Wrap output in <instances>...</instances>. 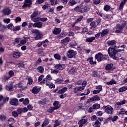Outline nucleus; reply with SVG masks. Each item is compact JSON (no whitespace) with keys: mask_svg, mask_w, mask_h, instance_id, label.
Returning a JSON list of instances; mask_svg holds the SVG:
<instances>
[{"mask_svg":"<svg viewBox=\"0 0 127 127\" xmlns=\"http://www.w3.org/2000/svg\"><path fill=\"white\" fill-rule=\"evenodd\" d=\"M51 80H52L51 75L50 74H48L46 77L44 78L43 81L41 82V84H44L46 83V86H48L50 89H54V88H55V85L53 84V83L51 82Z\"/></svg>","mask_w":127,"mask_h":127,"instance_id":"obj_1","label":"nucleus"},{"mask_svg":"<svg viewBox=\"0 0 127 127\" xmlns=\"http://www.w3.org/2000/svg\"><path fill=\"white\" fill-rule=\"evenodd\" d=\"M116 49H117V47L114 46V47H110L108 50V54L110 57L113 58V59H116V58L119 57L117 56L118 55L117 54V51Z\"/></svg>","mask_w":127,"mask_h":127,"instance_id":"obj_2","label":"nucleus"},{"mask_svg":"<svg viewBox=\"0 0 127 127\" xmlns=\"http://www.w3.org/2000/svg\"><path fill=\"white\" fill-rule=\"evenodd\" d=\"M31 32L34 34V38L35 40H39L42 38L43 35L39 30L33 29L31 31Z\"/></svg>","mask_w":127,"mask_h":127,"instance_id":"obj_3","label":"nucleus"},{"mask_svg":"<svg viewBox=\"0 0 127 127\" xmlns=\"http://www.w3.org/2000/svg\"><path fill=\"white\" fill-rule=\"evenodd\" d=\"M41 13L40 11L38 10H35L33 13L30 16L31 20L33 21V22H37V20L39 17H36V16H39Z\"/></svg>","mask_w":127,"mask_h":127,"instance_id":"obj_4","label":"nucleus"},{"mask_svg":"<svg viewBox=\"0 0 127 127\" xmlns=\"http://www.w3.org/2000/svg\"><path fill=\"white\" fill-rule=\"evenodd\" d=\"M103 109L107 114L109 115H113L114 114V108L110 105L104 106Z\"/></svg>","mask_w":127,"mask_h":127,"instance_id":"obj_5","label":"nucleus"},{"mask_svg":"<svg viewBox=\"0 0 127 127\" xmlns=\"http://www.w3.org/2000/svg\"><path fill=\"white\" fill-rule=\"evenodd\" d=\"M126 100H123L120 102H117L115 103L114 108L115 110H120L122 108L123 105H125L126 103Z\"/></svg>","mask_w":127,"mask_h":127,"instance_id":"obj_6","label":"nucleus"},{"mask_svg":"<svg viewBox=\"0 0 127 127\" xmlns=\"http://www.w3.org/2000/svg\"><path fill=\"white\" fill-rule=\"evenodd\" d=\"M8 75L9 76H6L4 75L3 78H2V82H6L8 80H9L11 77H13L14 76V72L12 70H10L8 71Z\"/></svg>","mask_w":127,"mask_h":127,"instance_id":"obj_7","label":"nucleus"},{"mask_svg":"<svg viewBox=\"0 0 127 127\" xmlns=\"http://www.w3.org/2000/svg\"><path fill=\"white\" fill-rule=\"evenodd\" d=\"M67 57L68 58L72 59L75 58L76 55H77V52L74 51V50H69L66 53Z\"/></svg>","mask_w":127,"mask_h":127,"instance_id":"obj_8","label":"nucleus"},{"mask_svg":"<svg viewBox=\"0 0 127 127\" xmlns=\"http://www.w3.org/2000/svg\"><path fill=\"white\" fill-rule=\"evenodd\" d=\"M14 87L15 89H17L18 88L21 91H23V90H25V89L27 88V86H24V85L21 83H19L18 84L14 85Z\"/></svg>","mask_w":127,"mask_h":127,"instance_id":"obj_9","label":"nucleus"},{"mask_svg":"<svg viewBox=\"0 0 127 127\" xmlns=\"http://www.w3.org/2000/svg\"><path fill=\"white\" fill-rule=\"evenodd\" d=\"M95 59L97 60L98 62L103 61V54L99 53L95 56Z\"/></svg>","mask_w":127,"mask_h":127,"instance_id":"obj_10","label":"nucleus"},{"mask_svg":"<svg viewBox=\"0 0 127 127\" xmlns=\"http://www.w3.org/2000/svg\"><path fill=\"white\" fill-rule=\"evenodd\" d=\"M31 4H32V1H31V0H25V2L23 5V7H30Z\"/></svg>","mask_w":127,"mask_h":127,"instance_id":"obj_11","label":"nucleus"},{"mask_svg":"<svg viewBox=\"0 0 127 127\" xmlns=\"http://www.w3.org/2000/svg\"><path fill=\"white\" fill-rule=\"evenodd\" d=\"M87 101L88 102H89V103L94 102V101H100V97H99L98 95H95L88 99Z\"/></svg>","mask_w":127,"mask_h":127,"instance_id":"obj_12","label":"nucleus"},{"mask_svg":"<svg viewBox=\"0 0 127 127\" xmlns=\"http://www.w3.org/2000/svg\"><path fill=\"white\" fill-rule=\"evenodd\" d=\"M10 104L12 106H17L18 105V100L16 98L10 99Z\"/></svg>","mask_w":127,"mask_h":127,"instance_id":"obj_13","label":"nucleus"},{"mask_svg":"<svg viewBox=\"0 0 127 127\" xmlns=\"http://www.w3.org/2000/svg\"><path fill=\"white\" fill-rule=\"evenodd\" d=\"M2 12L3 15H9L11 13V10H10V9L6 8L4 9Z\"/></svg>","mask_w":127,"mask_h":127,"instance_id":"obj_14","label":"nucleus"},{"mask_svg":"<svg viewBox=\"0 0 127 127\" xmlns=\"http://www.w3.org/2000/svg\"><path fill=\"white\" fill-rule=\"evenodd\" d=\"M114 64H109L106 66V70L109 71V72H111L114 70Z\"/></svg>","mask_w":127,"mask_h":127,"instance_id":"obj_15","label":"nucleus"},{"mask_svg":"<svg viewBox=\"0 0 127 127\" xmlns=\"http://www.w3.org/2000/svg\"><path fill=\"white\" fill-rule=\"evenodd\" d=\"M88 121L87 119H82L78 122L79 127H82Z\"/></svg>","mask_w":127,"mask_h":127,"instance_id":"obj_16","label":"nucleus"},{"mask_svg":"<svg viewBox=\"0 0 127 127\" xmlns=\"http://www.w3.org/2000/svg\"><path fill=\"white\" fill-rule=\"evenodd\" d=\"M69 41H70V38L66 37L64 39L61 41V44L62 45H66V44L68 43Z\"/></svg>","mask_w":127,"mask_h":127,"instance_id":"obj_17","label":"nucleus"},{"mask_svg":"<svg viewBox=\"0 0 127 127\" xmlns=\"http://www.w3.org/2000/svg\"><path fill=\"white\" fill-rule=\"evenodd\" d=\"M55 67L58 70H63L65 68V65L63 64H56Z\"/></svg>","mask_w":127,"mask_h":127,"instance_id":"obj_18","label":"nucleus"},{"mask_svg":"<svg viewBox=\"0 0 127 127\" xmlns=\"http://www.w3.org/2000/svg\"><path fill=\"white\" fill-rule=\"evenodd\" d=\"M119 119L118 116H115L113 117H110L106 120V122H109V121H112V122H116Z\"/></svg>","mask_w":127,"mask_h":127,"instance_id":"obj_19","label":"nucleus"},{"mask_svg":"<svg viewBox=\"0 0 127 127\" xmlns=\"http://www.w3.org/2000/svg\"><path fill=\"white\" fill-rule=\"evenodd\" d=\"M74 10L77 12L83 13V6L80 5L77 6L74 8Z\"/></svg>","mask_w":127,"mask_h":127,"instance_id":"obj_20","label":"nucleus"},{"mask_svg":"<svg viewBox=\"0 0 127 127\" xmlns=\"http://www.w3.org/2000/svg\"><path fill=\"white\" fill-rule=\"evenodd\" d=\"M43 25V23L41 22H37L33 24V27H37L38 28H41Z\"/></svg>","mask_w":127,"mask_h":127,"instance_id":"obj_21","label":"nucleus"},{"mask_svg":"<svg viewBox=\"0 0 127 127\" xmlns=\"http://www.w3.org/2000/svg\"><path fill=\"white\" fill-rule=\"evenodd\" d=\"M68 91V88L67 87H64L61 90H59L58 91V94H64V93H66Z\"/></svg>","mask_w":127,"mask_h":127,"instance_id":"obj_22","label":"nucleus"},{"mask_svg":"<svg viewBox=\"0 0 127 127\" xmlns=\"http://www.w3.org/2000/svg\"><path fill=\"white\" fill-rule=\"evenodd\" d=\"M61 32V29L59 28H55L53 31V34H55V35H57L58 34H59Z\"/></svg>","mask_w":127,"mask_h":127,"instance_id":"obj_23","label":"nucleus"},{"mask_svg":"<svg viewBox=\"0 0 127 127\" xmlns=\"http://www.w3.org/2000/svg\"><path fill=\"white\" fill-rule=\"evenodd\" d=\"M39 91H40V88L34 87L32 90V92L33 94H38V93H39Z\"/></svg>","mask_w":127,"mask_h":127,"instance_id":"obj_24","label":"nucleus"},{"mask_svg":"<svg viewBox=\"0 0 127 127\" xmlns=\"http://www.w3.org/2000/svg\"><path fill=\"white\" fill-rule=\"evenodd\" d=\"M49 123H50V121L48 119H46L44 121L43 123L42 124L41 127H46V126H48L49 125Z\"/></svg>","mask_w":127,"mask_h":127,"instance_id":"obj_25","label":"nucleus"},{"mask_svg":"<svg viewBox=\"0 0 127 127\" xmlns=\"http://www.w3.org/2000/svg\"><path fill=\"white\" fill-rule=\"evenodd\" d=\"M27 39V38H24V39L23 40H20V44L16 45V46H17V47H19V46H21V45H23L24 44H25V43H26V40Z\"/></svg>","mask_w":127,"mask_h":127,"instance_id":"obj_26","label":"nucleus"},{"mask_svg":"<svg viewBox=\"0 0 127 127\" xmlns=\"http://www.w3.org/2000/svg\"><path fill=\"white\" fill-rule=\"evenodd\" d=\"M21 54L18 52H13V57L14 58L18 59L20 57Z\"/></svg>","mask_w":127,"mask_h":127,"instance_id":"obj_27","label":"nucleus"},{"mask_svg":"<svg viewBox=\"0 0 127 127\" xmlns=\"http://www.w3.org/2000/svg\"><path fill=\"white\" fill-rule=\"evenodd\" d=\"M109 29H104L103 30L101 34V37H103V36H105V35H107V34H109Z\"/></svg>","mask_w":127,"mask_h":127,"instance_id":"obj_28","label":"nucleus"},{"mask_svg":"<svg viewBox=\"0 0 127 127\" xmlns=\"http://www.w3.org/2000/svg\"><path fill=\"white\" fill-rule=\"evenodd\" d=\"M53 106L54 107V108H55L56 110H57L60 108V104H59V101H55L53 104Z\"/></svg>","mask_w":127,"mask_h":127,"instance_id":"obj_29","label":"nucleus"},{"mask_svg":"<svg viewBox=\"0 0 127 127\" xmlns=\"http://www.w3.org/2000/svg\"><path fill=\"white\" fill-rule=\"evenodd\" d=\"M77 110H79L80 111H81L82 110H85V107L84 106L83 104L80 103L77 105Z\"/></svg>","mask_w":127,"mask_h":127,"instance_id":"obj_30","label":"nucleus"},{"mask_svg":"<svg viewBox=\"0 0 127 127\" xmlns=\"http://www.w3.org/2000/svg\"><path fill=\"white\" fill-rule=\"evenodd\" d=\"M48 20V19L47 17H39V18H38V20H37V22L38 21H42L43 22H44L45 21H47Z\"/></svg>","mask_w":127,"mask_h":127,"instance_id":"obj_31","label":"nucleus"},{"mask_svg":"<svg viewBox=\"0 0 127 127\" xmlns=\"http://www.w3.org/2000/svg\"><path fill=\"white\" fill-rule=\"evenodd\" d=\"M90 8L91 7H90V6L89 5L85 6L84 7H82L83 13H84V12H87V11H89V10H90Z\"/></svg>","mask_w":127,"mask_h":127,"instance_id":"obj_32","label":"nucleus"},{"mask_svg":"<svg viewBox=\"0 0 127 127\" xmlns=\"http://www.w3.org/2000/svg\"><path fill=\"white\" fill-rule=\"evenodd\" d=\"M37 71L39 72V73H41V74H42V73L44 72V67H43V66H40L37 68Z\"/></svg>","mask_w":127,"mask_h":127,"instance_id":"obj_33","label":"nucleus"},{"mask_svg":"<svg viewBox=\"0 0 127 127\" xmlns=\"http://www.w3.org/2000/svg\"><path fill=\"white\" fill-rule=\"evenodd\" d=\"M93 126L94 127H101V122L98 121H97L93 123Z\"/></svg>","mask_w":127,"mask_h":127,"instance_id":"obj_34","label":"nucleus"},{"mask_svg":"<svg viewBox=\"0 0 127 127\" xmlns=\"http://www.w3.org/2000/svg\"><path fill=\"white\" fill-rule=\"evenodd\" d=\"M83 18H84L83 16H79L75 21L74 24H76V23H78V22H80V21H81L82 20H83Z\"/></svg>","mask_w":127,"mask_h":127,"instance_id":"obj_35","label":"nucleus"},{"mask_svg":"<svg viewBox=\"0 0 127 127\" xmlns=\"http://www.w3.org/2000/svg\"><path fill=\"white\" fill-rule=\"evenodd\" d=\"M94 40H95V37H90V38H87L86 39L85 41L86 42H93V41H94Z\"/></svg>","mask_w":127,"mask_h":127,"instance_id":"obj_36","label":"nucleus"},{"mask_svg":"<svg viewBox=\"0 0 127 127\" xmlns=\"http://www.w3.org/2000/svg\"><path fill=\"white\" fill-rule=\"evenodd\" d=\"M5 89L6 91H13V87L11 85H6Z\"/></svg>","mask_w":127,"mask_h":127,"instance_id":"obj_37","label":"nucleus"},{"mask_svg":"<svg viewBox=\"0 0 127 127\" xmlns=\"http://www.w3.org/2000/svg\"><path fill=\"white\" fill-rule=\"evenodd\" d=\"M77 2H76L74 0H70L68 3V5H71V6H73L74 4H76Z\"/></svg>","mask_w":127,"mask_h":127,"instance_id":"obj_38","label":"nucleus"},{"mask_svg":"<svg viewBox=\"0 0 127 127\" xmlns=\"http://www.w3.org/2000/svg\"><path fill=\"white\" fill-rule=\"evenodd\" d=\"M116 43V42L115 40L109 41L107 42V44L108 45H111V46H113V45H115Z\"/></svg>","mask_w":127,"mask_h":127,"instance_id":"obj_39","label":"nucleus"},{"mask_svg":"<svg viewBox=\"0 0 127 127\" xmlns=\"http://www.w3.org/2000/svg\"><path fill=\"white\" fill-rule=\"evenodd\" d=\"M113 84H117V82H116V80L112 79L110 81H108L107 82V85H108L109 86L113 85Z\"/></svg>","mask_w":127,"mask_h":127,"instance_id":"obj_40","label":"nucleus"},{"mask_svg":"<svg viewBox=\"0 0 127 127\" xmlns=\"http://www.w3.org/2000/svg\"><path fill=\"white\" fill-rule=\"evenodd\" d=\"M110 9H111V6L108 4H106L104 5V10L105 11H109Z\"/></svg>","mask_w":127,"mask_h":127,"instance_id":"obj_41","label":"nucleus"},{"mask_svg":"<svg viewBox=\"0 0 127 127\" xmlns=\"http://www.w3.org/2000/svg\"><path fill=\"white\" fill-rule=\"evenodd\" d=\"M63 82H64L63 78H58L56 80V83L57 84H63Z\"/></svg>","mask_w":127,"mask_h":127,"instance_id":"obj_42","label":"nucleus"},{"mask_svg":"<svg viewBox=\"0 0 127 127\" xmlns=\"http://www.w3.org/2000/svg\"><path fill=\"white\" fill-rule=\"evenodd\" d=\"M92 108L93 110H98V109H100V104L96 103L93 105Z\"/></svg>","mask_w":127,"mask_h":127,"instance_id":"obj_43","label":"nucleus"},{"mask_svg":"<svg viewBox=\"0 0 127 127\" xmlns=\"http://www.w3.org/2000/svg\"><path fill=\"white\" fill-rule=\"evenodd\" d=\"M54 58L57 60H61V57L59 54H56L54 55Z\"/></svg>","mask_w":127,"mask_h":127,"instance_id":"obj_44","label":"nucleus"},{"mask_svg":"<svg viewBox=\"0 0 127 127\" xmlns=\"http://www.w3.org/2000/svg\"><path fill=\"white\" fill-rule=\"evenodd\" d=\"M127 86H123L122 87H121L119 89V92H125V91H127Z\"/></svg>","mask_w":127,"mask_h":127,"instance_id":"obj_45","label":"nucleus"},{"mask_svg":"<svg viewBox=\"0 0 127 127\" xmlns=\"http://www.w3.org/2000/svg\"><path fill=\"white\" fill-rule=\"evenodd\" d=\"M21 39L19 38H16L15 39V42L13 43L14 45H16V44H19L20 43Z\"/></svg>","mask_w":127,"mask_h":127,"instance_id":"obj_46","label":"nucleus"},{"mask_svg":"<svg viewBox=\"0 0 127 127\" xmlns=\"http://www.w3.org/2000/svg\"><path fill=\"white\" fill-rule=\"evenodd\" d=\"M81 29V27L78 26H75L74 29V31L75 33H79V30Z\"/></svg>","mask_w":127,"mask_h":127,"instance_id":"obj_47","label":"nucleus"},{"mask_svg":"<svg viewBox=\"0 0 127 127\" xmlns=\"http://www.w3.org/2000/svg\"><path fill=\"white\" fill-rule=\"evenodd\" d=\"M116 29L119 30H123L124 29V27L122 26L121 24H117L116 27Z\"/></svg>","mask_w":127,"mask_h":127,"instance_id":"obj_48","label":"nucleus"},{"mask_svg":"<svg viewBox=\"0 0 127 127\" xmlns=\"http://www.w3.org/2000/svg\"><path fill=\"white\" fill-rule=\"evenodd\" d=\"M60 124H61V121L56 120L55 122L54 127H59V126H60Z\"/></svg>","mask_w":127,"mask_h":127,"instance_id":"obj_49","label":"nucleus"},{"mask_svg":"<svg viewBox=\"0 0 127 127\" xmlns=\"http://www.w3.org/2000/svg\"><path fill=\"white\" fill-rule=\"evenodd\" d=\"M23 105L26 106L29 104V100L28 98H26L23 102Z\"/></svg>","mask_w":127,"mask_h":127,"instance_id":"obj_50","label":"nucleus"},{"mask_svg":"<svg viewBox=\"0 0 127 127\" xmlns=\"http://www.w3.org/2000/svg\"><path fill=\"white\" fill-rule=\"evenodd\" d=\"M96 89L99 91V92H102L103 91V87L102 85H98L96 86Z\"/></svg>","mask_w":127,"mask_h":127,"instance_id":"obj_51","label":"nucleus"},{"mask_svg":"<svg viewBox=\"0 0 127 127\" xmlns=\"http://www.w3.org/2000/svg\"><path fill=\"white\" fill-rule=\"evenodd\" d=\"M51 74H58V73H59V70L58 69H51Z\"/></svg>","mask_w":127,"mask_h":127,"instance_id":"obj_52","label":"nucleus"},{"mask_svg":"<svg viewBox=\"0 0 127 127\" xmlns=\"http://www.w3.org/2000/svg\"><path fill=\"white\" fill-rule=\"evenodd\" d=\"M20 26H16L13 28V31H17L18 30H20Z\"/></svg>","mask_w":127,"mask_h":127,"instance_id":"obj_53","label":"nucleus"},{"mask_svg":"<svg viewBox=\"0 0 127 127\" xmlns=\"http://www.w3.org/2000/svg\"><path fill=\"white\" fill-rule=\"evenodd\" d=\"M12 115L14 118H17V117H18V113L16 111H13L12 112Z\"/></svg>","mask_w":127,"mask_h":127,"instance_id":"obj_54","label":"nucleus"},{"mask_svg":"<svg viewBox=\"0 0 127 127\" xmlns=\"http://www.w3.org/2000/svg\"><path fill=\"white\" fill-rule=\"evenodd\" d=\"M89 63L91 65H95V64H97V62L93 61V58L89 59Z\"/></svg>","mask_w":127,"mask_h":127,"instance_id":"obj_55","label":"nucleus"},{"mask_svg":"<svg viewBox=\"0 0 127 127\" xmlns=\"http://www.w3.org/2000/svg\"><path fill=\"white\" fill-rule=\"evenodd\" d=\"M75 71H76V68L75 67L71 68L69 70V74H74V73H75Z\"/></svg>","mask_w":127,"mask_h":127,"instance_id":"obj_56","label":"nucleus"},{"mask_svg":"<svg viewBox=\"0 0 127 127\" xmlns=\"http://www.w3.org/2000/svg\"><path fill=\"white\" fill-rule=\"evenodd\" d=\"M52 5H55L57 4V0H50Z\"/></svg>","mask_w":127,"mask_h":127,"instance_id":"obj_57","label":"nucleus"},{"mask_svg":"<svg viewBox=\"0 0 127 127\" xmlns=\"http://www.w3.org/2000/svg\"><path fill=\"white\" fill-rule=\"evenodd\" d=\"M7 28H8V29H13L14 28V26L12 24H9L7 26Z\"/></svg>","mask_w":127,"mask_h":127,"instance_id":"obj_58","label":"nucleus"},{"mask_svg":"<svg viewBox=\"0 0 127 127\" xmlns=\"http://www.w3.org/2000/svg\"><path fill=\"white\" fill-rule=\"evenodd\" d=\"M32 83H33V80L31 78L29 77L28 78V84H29V85H31Z\"/></svg>","mask_w":127,"mask_h":127,"instance_id":"obj_59","label":"nucleus"},{"mask_svg":"<svg viewBox=\"0 0 127 127\" xmlns=\"http://www.w3.org/2000/svg\"><path fill=\"white\" fill-rule=\"evenodd\" d=\"M3 21H4L5 23H9V22H10V19L4 18L3 19Z\"/></svg>","mask_w":127,"mask_h":127,"instance_id":"obj_60","label":"nucleus"},{"mask_svg":"<svg viewBox=\"0 0 127 127\" xmlns=\"http://www.w3.org/2000/svg\"><path fill=\"white\" fill-rule=\"evenodd\" d=\"M69 45H70V47H72V48H74V47H75L76 46H78V44L76 43L74 44H73V43H70L69 44Z\"/></svg>","mask_w":127,"mask_h":127,"instance_id":"obj_61","label":"nucleus"},{"mask_svg":"<svg viewBox=\"0 0 127 127\" xmlns=\"http://www.w3.org/2000/svg\"><path fill=\"white\" fill-rule=\"evenodd\" d=\"M56 110L54 107H51L49 108V109L48 110V112L49 113H53L54 112V110Z\"/></svg>","mask_w":127,"mask_h":127,"instance_id":"obj_62","label":"nucleus"},{"mask_svg":"<svg viewBox=\"0 0 127 127\" xmlns=\"http://www.w3.org/2000/svg\"><path fill=\"white\" fill-rule=\"evenodd\" d=\"M6 119V117L4 115H0V121H4Z\"/></svg>","mask_w":127,"mask_h":127,"instance_id":"obj_63","label":"nucleus"},{"mask_svg":"<svg viewBox=\"0 0 127 127\" xmlns=\"http://www.w3.org/2000/svg\"><path fill=\"white\" fill-rule=\"evenodd\" d=\"M94 4H99L101 2V0H93Z\"/></svg>","mask_w":127,"mask_h":127,"instance_id":"obj_64","label":"nucleus"}]
</instances>
